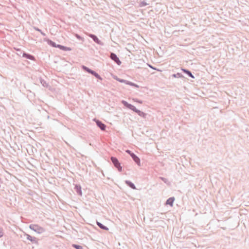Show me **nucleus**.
Returning a JSON list of instances; mask_svg holds the SVG:
<instances>
[{"label": "nucleus", "instance_id": "obj_25", "mask_svg": "<svg viewBox=\"0 0 249 249\" xmlns=\"http://www.w3.org/2000/svg\"><path fill=\"white\" fill-rule=\"evenodd\" d=\"M17 54L19 56H21V54L23 55V53H24L22 51H21L20 49H17Z\"/></svg>", "mask_w": 249, "mask_h": 249}, {"label": "nucleus", "instance_id": "obj_1", "mask_svg": "<svg viewBox=\"0 0 249 249\" xmlns=\"http://www.w3.org/2000/svg\"><path fill=\"white\" fill-rule=\"evenodd\" d=\"M29 228L32 230L37 232V233L41 234L45 232V230L43 227L39 226L37 224H31L29 226Z\"/></svg>", "mask_w": 249, "mask_h": 249}, {"label": "nucleus", "instance_id": "obj_9", "mask_svg": "<svg viewBox=\"0 0 249 249\" xmlns=\"http://www.w3.org/2000/svg\"><path fill=\"white\" fill-rule=\"evenodd\" d=\"M22 56L23 57H25V58H26L27 59H30V60H35V57L33 55H31V54H30L29 53H26L25 52L23 53Z\"/></svg>", "mask_w": 249, "mask_h": 249}, {"label": "nucleus", "instance_id": "obj_22", "mask_svg": "<svg viewBox=\"0 0 249 249\" xmlns=\"http://www.w3.org/2000/svg\"><path fill=\"white\" fill-rule=\"evenodd\" d=\"M115 79H116L117 81L121 82V83H125L126 84H127V80H124V79H120L118 77H117V76L116 77V78H115Z\"/></svg>", "mask_w": 249, "mask_h": 249}, {"label": "nucleus", "instance_id": "obj_14", "mask_svg": "<svg viewBox=\"0 0 249 249\" xmlns=\"http://www.w3.org/2000/svg\"><path fill=\"white\" fill-rule=\"evenodd\" d=\"M56 48H58L63 51H65L71 50V49L70 48L67 47H65V46H62L61 45H59V44L57 45Z\"/></svg>", "mask_w": 249, "mask_h": 249}, {"label": "nucleus", "instance_id": "obj_18", "mask_svg": "<svg viewBox=\"0 0 249 249\" xmlns=\"http://www.w3.org/2000/svg\"><path fill=\"white\" fill-rule=\"evenodd\" d=\"M90 74L94 76L97 79L102 80V78L95 71H92Z\"/></svg>", "mask_w": 249, "mask_h": 249}, {"label": "nucleus", "instance_id": "obj_21", "mask_svg": "<svg viewBox=\"0 0 249 249\" xmlns=\"http://www.w3.org/2000/svg\"><path fill=\"white\" fill-rule=\"evenodd\" d=\"M172 76L175 78H183L184 76L181 73L178 72L176 74H173Z\"/></svg>", "mask_w": 249, "mask_h": 249}, {"label": "nucleus", "instance_id": "obj_20", "mask_svg": "<svg viewBox=\"0 0 249 249\" xmlns=\"http://www.w3.org/2000/svg\"><path fill=\"white\" fill-rule=\"evenodd\" d=\"M82 69L84 71H86L88 72V73H91V72H92V71L93 70L90 69L89 68L87 67L86 66H82Z\"/></svg>", "mask_w": 249, "mask_h": 249}, {"label": "nucleus", "instance_id": "obj_28", "mask_svg": "<svg viewBox=\"0 0 249 249\" xmlns=\"http://www.w3.org/2000/svg\"><path fill=\"white\" fill-rule=\"evenodd\" d=\"M3 235L2 229L0 228V238H1Z\"/></svg>", "mask_w": 249, "mask_h": 249}, {"label": "nucleus", "instance_id": "obj_13", "mask_svg": "<svg viewBox=\"0 0 249 249\" xmlns=\"http://www.w3.org/2000/svg\"><path fill=\"white\" fill-rule=\"evenodd\" d=\"M125 183L126 185H127L129 187L133 189H136V186L133 183L131 182L129 180H125Z\"/></svg>", "mask_w": 249, "mask_h": 249}, {"label": "nucleus", "instance_id": "obj_34", "mask_svg": "<svg viewBox=\"0 0 249 249\" xmlns=\"http://www.w3.org/2000/svg\"><path fill=\"white\" fill-rule=\"evenodd\" d=\"M1 182V178H0V182Z\"/></svg>", "mask_w": 249, "mask_h": 249}, {"label": "nucleus", "instance_id": "obj_11", "mask_svg": "<svg viewBox=\"0 0 249 249\" xmlns=\"http://www.w3.org/2000/svg\"><path fill=\"white\" fill-rule=\"evenodd\" d=\"M181 70L182 71L184 72L185 73H186V74H187V75L190 77H191L192 78H195V77L192 74V72L189 71L188 70H187V69H181Z\"/></svg>", "mask_w": 249, "mask_h": 249}, {"label": "nucleus", "instance_id": "obj_2", "mask_svg": "<svg viewBox=\"0 0 249 249\" xmlns=\"http://www.w3.org/2000/svg\"><path fill=\"white\" fill-rule=\"evenodd\" d=\"M110 160L114 166L118 169L119 172H121L122 171V167L121 166L118 160L114 157H111Z\"/></svg>", "mask_w": 249, "mask_h": 249}, {"label": "nucleus", "instance_id": "obj_26", "mask_svg": "<svg viewBox=\"0 0 249 249\" xmlns=\"http://www.w3.org/2000/svg\"><path fill=\"white\" fill-rule=\"evenodd\" d=\"M148 4L145 2V1H142L140 2V6L141 7H143V6H145L146 5H147Z\"/></svg>", "mask_w": 249, "mask_h": 249}, {"label": "nucleus", "instance_id": "obj_16", "mask_svg": "<svg viewBox=\"0 0 249 249\" xmlns=\"http://www.w3.org/2000/svg\"><path fill=\"white\" fill-rule=\"evenodd\" d=\"M46 41L49 45H50L53 47H55V48L57 47V45L56 44V43L52 41L51 40H50L49 39H47L46 40Z\"/></svg>", "mask_w": 249, "mask_h": 249}, {"label": "nucleus", "instance_id": "obj_17", "mask_svg": "<svg viewBox=\"0 0 249 249\" xmlns=\"http://www.w3.org/2000/svg\"><path fill=\"white\" fill-rule=\"evenodd\" d=\"M40 82L44 87L47 88L49 86L48 84L46 82V81L41 78H40Z\"/></svg>", "mask_w": 249, "mask_h": 249}, {"label": "nucleus", "instance_id": "obj_15", "mask_svg": "<svg viewBox=\"0 0 249 249\" xmlns=\"http://www.w3.org/2000/svg\"><path fill=\"white\" fill-rule=\"evenodd\" d=\"M97 225L101 229L104 230L105 231H108V228L107 227H106V226L104 225L103 224H102L101 223H100L99 222L97 221Z\"/></svg>", "mask_w": 249, "mask_h": 249}, {"label": "nucleus", "instance_id": "obj_5", "mask_svg": "<svg viewBox=\"0 0 249 249\" xmlns=\"http://www.w3.org/2000/svg\"><path fill=\"white\" fill-rule=\"evenodd\" d=\"M122 103L127 108L133 110L136 113H137L139 109H137L135 106L133 105L129 104L126 101L123 100L122 101Z\"/></svg>", "mask_w": 249, "mask_h": 249}, {"label": "nucleus", "instance_id": "obj_6", "mask_svg": "<svg viewBox=\"0 0 249 249\" xmlns=\"http://www.w3.org/2000/svg\"><path fill=\"white\" fill-rule=\"evenodd\" d=\"M109 57L110 58V59L111 60L114 61L117 65H121V61L120 60L119 58H118V57L117 56V55L115 53H111L110 54Z\"/></svg>", "mask_w": 249, "mask_h": 249}, {"label": "nucleus", "instance_id": "obj_10", "mask_svg": "<svg viewBox=\"0 0 249 249\" xmlns=\"http://www.w3.org/2000/svg\"><path fill=\"white\" fill-rule=\"evenodd\" d=\"M74 190L76 192L77 194H78L80 196H82V193L81 191V187L80 185H76L74 187Z\"/></svg>", "mask_w": 249, "mask_h": 249}, {"label": "nucleus", "instance_id": "obj_24", "mask_svg": "<svg viewBox=\"0 0 249 249\" xmlns=\"http://www.w3.org/2000/svg\"><path fill=\"white\" fill-rule=\"evenodd\" d=\"M72 246L76 249H83L82 246L78 245L72 244Z\"/></svg>", "mask_w": 249, "mask_h": 249}, {"label": "nucleus", "instance_id": "obj_29", "mask_svg": "<svg viewBox=\"0 0 249 249\" xmlns=\"http://www.w3.org/2000/svg\"><path fill=\"white\" fill-rule=\"evenodd\" d=\"M34 29H35V30H36V31H37L40 33L41 31V30L40 29H39V28H38L37 27H34Z\"/></svg>", "mask_w": 249, "mask_h": 249}, {"label": "nucleus", "instance_id": "obj_33", "mask_svg": "<svg viewBox=\"0 0 249 249\" xmlns=\"http://www.w3.org/2000/svg\"><path fill=\"white\" fill-rule=\"evenodd\" d=\"M137 102H138V103H141V104H142V101H139V100H138V101H137Z\"/></svg>", "mask_w": 249, "mask_h": 249}, {"label": "nucleus", "instance_id": "obj_8", "mask_svg": "<svg viewBox=\"0 0 249 249\" xmlns=\"http://www.w3.org/2000/svg\"><path fill=\"white\" fill-rule=\"evenodd\" d=\"M96 123L97 125L102 130H105L106 125L103 124L101 121L97 120H96Z\"/></svg>", "mask_w": 249, "mask_h": 249}, {"label": "nucleus", "instance_id": "obj_19", "mask_svg": "<svg viewBox=\"0 0 249 249\" xmlns=\"http://www.w3.org/2000/svg\"><path fill=\"white\" fill-rule=\"evenodd\" d=\"M140 116L142 117L143 118H145L146 117V114L142 111L139 110L137 113Z\"/></svg>", "mask_w": 249, "mask_h": 249}, {"label": "nucleus", "instance_id": "obj_30", "mask_svg": "<svg viewBox=\"0 0 249 249\" xmlns=\"http://www.w3.org/2000/svg\"><path fill=\"white\" fill-rule=\"evenodd\" d=\"M40 33L43 36H46V34L42 32V31H41Z\"/></svg>", "mask_w": 249, "mask_h": 249}, {"label": "nucleus", "instance_id": "obj_27", "mask_svg": "<svg viewBox=\"0 0 249 249\" xmlns=\"http://www.w3.org/2000/svg\"><path fill=\"white\" fill-rule=\"evenodd\" d=\"M160 178L163 181H164L165 183H167L168 182V179L166 178H164L163 177H160Z\"/></svg>", "mask_w": 249, "mask_h": 249}, {"label": "nucleus", "instance_id": "obj_7", "mask_svg": "<svg viewBox=\"0 0 249 249\" xmlns=\"http://www.w3.org/2000/svg\"><path fill=\"white\" fill-rule=\"evenodd\" d=\"M89 37H90L91 38L93 39V40L97 44L103 46L104 45V43L102 42L98 38V37L93 34H89Z\"/></svg>", "mask_w": 249, "mask_h": 249}, {"label": "nucleus", "instance_id": "obj_12", "mask_svg": "<svg viewBox=\"0 0 249 249\" xmlns=\"http://www.w3.org/2000/svg\"><path fill=\"white\" fill-rule=\"evenodd\" d=\"M175 200V198L174 197H171L170 198H169L166 201V205H170V206H173V203H174V201Z\"/></svg>", "mask_w": 249, "mask_h": 249}, {"label": "nucleus", "instance_id": "obj_4", "mask_svg": "<svg viewBox=\"0 0 249 249\" xmlns=\"http://www.w3.org/2000/svg\"><path fill=\"white\" fill-rule=\"evenodd\" d=\"M126 152L130 155V156L131 157V158H132L133 160L138 165H140V163H141L140 159L136 155H135L134 153L132 152L129 150H127L126 151Z\"/></svg>", "mask_w": 249, "mask_h": 249}, {"label": "nucleus", "instance_id": "obj_23", "mask_svg": "<svg viewBox=\"0 0 249 249\" xmlns=\"http://www.w3.org/2000/svg\"><path fill=\"white\" fill-rule=\"evenodd\" d=\"M127 85H130L131 86H133V87H137V88H138L139 87V86L138 85H137L135 83H134L133 82H130V81H127Z\"/></svg>", "mask_w": 249, "mask_h": 249}, {"label": "nucleus", "instance_id": "obj_31", "mask_svg": "<svg viewBox=\"0 0 249 249\" xmlns=\"http://www.w3.org/2000/svg\"><path fill=\"white\" fill-rule=\"evenodd\" d=\"M149 66L151 68H152V69H154V70H156V68H155L153 67H152V66H151V65H149Z\"/></svg>", "mask_w": 249, "mask_h": 249}, {"label": "nucleus", "instance_id": "obj_3", "mask_svg": "<svg viewBox=\"0 0 249 249\" xmlns=\"http://www.w3.org/2000/svg\"><path fill=\"white\" fill-rule=\"evenodd\" d=\"M23 236L26 237V239L27 240L30 241L33 244H35L36 245L38 244V239L37 238L34 236H32L30 235L27 234L26 233L24 234Z\"/></svg>", "mask_w": 249, "mask_h": 249}, {"label": "nucleus", "instance_id": "obj_32", "mask_svg": "<svg viewBox=\"0 0 249 249\" xmlns=\"http://www.w3.org/2000/svg\"><path fill=\"white\" fill-rule=\"evenodd\" d=\"M76 37H77V38H81L80 36H79V35H76Z\"/></svg>", "mask_w": 249, "mask_h": 249}]
</instances>
